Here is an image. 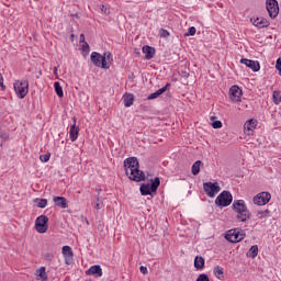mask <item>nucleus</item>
Returning <instances> with one entry per match:
<instances>
[{
    "mask_svg": "<svg viewBox=\"0 0 281 281\" xmlns=\"http://www.w3.org/2000/svg\"><path fill=\"white\" fill-rule=\"evenodd\" d=\"M124 170L126 177L131 179V181H144L146 179V173L139 170V160L135 157H130L124 160Z\"/></svg>",
    "mask_w": 281,
    "mask_h": 281,
    "instance_id": "1",
    "label": "nucleus"
},
{
    "mask_svg": "<svg viewBox=\"0 0 281 281\" xmlns=\"http://www.w3.org/2000/svg\"><path fill=\"white\" fill-rule=\"evenodd\" d=\"M90 60L94 67H100L101 69H110L109 63H113V54L111 52H105L101 55L98 52H92L90 55Z\"/></svg>",
    "mask_w": 281,
    "mask_h": 281,
    "instance_id": "2",
    "label": "nucleus"
},
{
    "mask_svg": "<svg viewBox=\"0 0 281 281\" xmlns=\"http://www.w3.org/2000/svg\"><path fill=\"white\" fill-rule=\"evenodd\" d=\"M232 207L234 212H236L238 221H240L241 223H246V221H249V210H247V204L244 200H235Z\"/></svg>",
    "mask_w": 281,
    "mask_h": 281,
    "instance_id": "3",
    "label": "nucleus"
},
{
    "mask_svg": "<svg viewBox=\"0 0 281 281\" xmlns=\"http://www.w3.org/2000/svg\"><path fill=\"white\" fill-rule=\"evenodd\" d=\"M13 88L15 91V95L20 99L23 100L25 95L30 92V81L22 79V80H16L13 83Z\"/></svg>",
    "mask_w": 281,
    "mask_h": 281,
    "instance_id": "4",
    "label": "nucleus"
},
{
    "mask_svg": "<svg viewBox=\"0 0 281 281\" xmlns=\"http://www.w3.org/2000/svg\"><path fill=\"white\" fill-rule=\"evenodd\" d=\"M160 183L161 181L159 178H155L150 182L143 183L140 186V194H143V196H148L149 194H153V192H157V188H159Z\"/></svg>",
    "mask_w": 281,
    "mask_h": 281,
    "instance_id": "5",
    "label": "nucleus"
},
{
    "mask_svg": "<svg viewBox=\"0 0 281 281\" xmlns=\"http://www.w3.org/2000/svg\"><path fill=\"white\" fill-rule=\"evenodd\" d=\"M47 229H49V217L46 215H40L35 220V231L37 234H47Z\"/></svg>",
    "mask_w": 281,
    "mask_h": 281,
    "instance_id": "6",
    "label": "nucleus"
},
{
    "mask_svg": "<svg viewBox=\"0 0 281 281\" xmlns=\"http://www.w3.org/2000/svg\"><path fill=\"white\" fill-rule=\"evenodd\" d=\"M245 236H247V234L245 233V231L243 229H231L226 233L225 238L226 240H228L229 243H240V240L245 239Z\"/></svg>",
    "mask_w": 281,
    "mask_h": 281,
    "instance_id": "7",
    "label": "nucleus"
},
{
    "mask_svg": "<svg viewBox=\"0 0 281 281\" xmlns=\"http://www.w3.org/2000/svg\"><path fill=\"white\" fill-rule=\"evenodd\" d=\"M232 201H234V196H232V193L229 191H223L215 199V205H217V207H227L228 205H232Z\"/></svg>",
    "mask_w": 281,
    "mask_h": 281,
    "instance_id": "8",
    "label": "nucleus"
},
{
    "mask_svg": "<svg viewBox=\"0 0 281 281\" xmlns=\"http://www.w3.org/2000/svg\"><path fill=\"white\" fill-rule=\"evenodd\" d=\"M266 9L270 19H277L278 14H280V5L278 4V0H266Z\"/></svg>",
    "mask_w": 281,
    "mask_h": 281,
    "instance_id": "9",
    "label": "nucleus"
},
{
    "mask_svg": "<svg viewBox=\"0 0 281 281\" xmlns=\"http://www.w3.org/2000/svg\"><path fill=\"white\" fill-rule=\"evenodd\" d=\"M206 196L214 199L221 192V184L218 182H206L203 184Z\"/></svg>",
    "mask_w": 281,
    "mask_h": 281,
    "instance_id": "10",
    "label": "nucleus"
},
{
    "mask_svg": "<svg viewBox=\"0 0 281 281\" xmlns=\"http://www.w3.org/2000/svg\"><path fill=\"white\" fill-rule=\"evenodd\" d=\"M271 201V193L261 192L254 198L255 205H267Z\"/></svg>",
    "mask_w": 281,
    "mask_h": 281,
    "instance_id": "11",
    "label": "nucleus"
},
{
    "mask_svg": "<svg viewBox=\"0 0 281 281\" xmlns=\"http://www.w3.org/2000/svg\"><path fill=\"white\" fill-rule=\"evenodd\" d=\"M229 98L232 100V102H240L241 98H243V89H240V87L238 86H232L229 88Z\"/></svg>",
    "mask_w": 281,
    "mask_h": 281,
    "instance_id": "12",
    "label": "nucleus"
},
{
    "mask_svg": "<svg viewBox=\"0 0 281 281\" xmlns=\"http://www.w3.org/2000/svg\"><path fill=\"white\" fill-rule=\"evenodd\" d=\"M239 63L241 65H245L246 67H248V69H251V71H260V61L258 60H251V59H248V58H241L239 60Z\"/></svg>",
    "mask_w": 281,
    "mask_h": 281,
    "instance_id": "13",
    "label": "nucleus"
},
{
    "mask_svg": "<svg viewBox=\"0 0 281 281\" xmlns=\"http://www.w3.org/2000/svg\"><path fill=\"white\" fill-rule=\"evenodd\" d=\"M61 254L64 256L65 265H74V250L69 246H64L61 248Z\"/></svg>",
    "mask_w": 281,
    "mask_h": 281,
    "instance_id": "14",
    "label": "nucleus"
},
{
    "mask_svg": "<svg viewBox=\"0 0 281 281\" xmlns=\"http://www.w3.org/2000/svg\"><path fill=\"white\" fill-rule=\"evenodd\" d=\"M87 276H93L94 278H102V267L94 265L91 266L87 271Z\"/></svg>",
    "mask_w": 281,
    "mask_h": 281,
    "instance_id": "15",
    "label": "nucleus"
},
{
    "mask_svg": "<svg viewBox=\"0 0 281 281\" xmlns=\"http://www.w3.org/2000/svg\"><path fill=\"white\" fill-rule=\"evenodd\" d=\"M142 52H143V54H145L146 60H153V58H155V54H156L155 47L145 45V46H143Z\"/></svg>",
    "mask_w": 281,
    "mask_h": 281,
    "instance_id": "16",
    "label": "nucleus"
},
{
    "mask_svg": "<svg viewBox=\"0 0 281 281\" xmlns=\"http://www.w3.org/2000/svg\"><path fill=\"white\" fill-rule=\"evenodd\" d=\"M252 25H255V27H259V30H262V27H269L270 23L269 20L265 18H256Z\"/></svg>",
    "mask_w": 281,
    "mask_h": 281,
    "instance_id": "17",
    "label": "nucleus"
},
{
    "mask_svg": "<svg viewBox=\"0 0 281 281\" xmlns=\"http://www.w3.org/2000/svg\"><path fill=\"white\" fill-rule=\"evenodd\" d=\"M72 120H74V124L70 126L69 136L71 142H76L78 139V133L80 128L76 127V116Z\"/></svg>",
    "mask_w": 281,
    "mask_h": 281,
    "instance_id": "18",
    "label": "nucleus"
},
{
    "mask_svg": "<svg viewBox=\"0 0 281 281\" xmlns=\"http://www.w3.org/2000/svg\"><path fill=\"white\" fill-rule=\"evenodd\" d=\"M258 126V121L250 119L244 124V131L247 133V131H254Z\"/></svg>",
    "mask_w": 281,
    "mask_h": 281,
    "instance_id": "19",
    "label": "nucleus"
},
{
    "mask_svg": "<svg viewBox=\"0 0 281 281\" xmlns=\"http://www.w3.org/2000/svg\"><path fill=\"white\" fill-rule=\"evenodd\" d=\"M55 205H57V207H61V210H66L67 207V200L63 196H55L53 199Z\"/></svg>",
    "mask_w": 281,
    "mask_h": 281,
    "instance_id": "20",
    "label": "nucleus"
},
{
    "mask_svg": "<svg viewBox=\"0 0 281 281\" xmlns=\"http://www.w3.org/2000/svg\"><path fill=\"white\" fill-rule=\"evenodd\" d=\"M134 102H135V95H133L132 93L126 94L123 99V104L124 106H126V109L133 106Z\"/></svg>",
    "mask_w": 281,
    "mask_h": 281,
    "instance_id": "21",
    "label": "nucleus"
},
{
    "mask_svg": "<svg viewBox=\"0 0 281 281\" xmlns=\"http://www.w3.org/2000/svg\"><path fill=\"white\" fill-rule=\"evenodd\" d=\"M194 267L195 269H203L205 267V259L203 257H195Z\"/></svg>",
    "mask_w": 281,
    "mask_h": 281,
    "instance_id": "22",
    "label": "nucleus"
},
{
    "mask_svg": "<svg viewBox=\"0 0 281 281\" xmlns=\"http://www.w3.org/2000/svg\"><path fill=\"white\" fill-rule=\"evenodd\" d=\"M246 256L248 258H256L258 256V245L251 246Z\"/></svg>",
    "mask_w": 281,
    "mask_h": 281,
    "instance_id": "23",
    "label": "nucleus"
},
{
    "mask_svg": "<svg viewBox=\"0 0 281 281\" xmlns=\"http://www.w3.org/2000/svg\"><path fill=\"white\" fill-rule=\"evenodd\" d=\"M55 92L57 93L58 98H64L65 92H63V86H60V82L56 81L54 83Z\"/></svg>",
    "mask_w": 281,
    "mask_h": 281,
    "instance_id": "24",
    "label": "nucleus"
},
{
    "mask_svg": "<svg viewBox=\"0 0 281 281\" xmlns=\"http://www.w3.org/2000/svg\"><path fill=\"white\" fill-rule=\"evenodd\" d=\"M191 172H192V175H194V176H196V175H199V172H201V161H200V160L195 161V162L192 165V167H191Z\"/></svg>",
    "mask_w": 281,
    "mask_h": 281,
    "instance_id": "25",
    "label": "nucleus"
},
{
    "mask_svg": "<svg viewBox=\"0 0 281 281\" xmlns=\"http://www.w3.org/2000/svg\"><path fill=\"white\" fill-rule=\"evenodd\" d=\"M33 202L41 209L47 207V199L37 198Z\"/></svg>",
    "mask_w": 281,
    "mask_h": 281,
    "instance_id": "26",
    "label": "nucleus"
},
{
    "mask_svg": "<svg viewBox=\"0 0 281 281\" xmlns=\"http://www.w3.org/2000/svg\"><path fill=\"white\" fill-rule=\"evenodd\" d=\"M272 100H273L274 104H280L281 103V92L279 90L273 91Z\"/></svg>",
    "mask_w": 281,
    "mask_h": 281,
    "instance_id": "27",
    "label": "nucleus"
},
{
    "mask_svg": "<svg viewBox=\"0 0 281 281\" xmlns=\"http://www.w3.org/2000/svg\"><path fill=\"white\" fill-rule=\"evenodd\" d=\"M214 276L218 279V280H223V268L217 266L214 268L213 270Z\"/></svg>",
    "mask_w": 281,
    "mask_h": 281,
    "instance_id": "28",
    "label": "nucleus"
},
{
    "mask_svg": "<svg viewBox=\"0 0 281 281\" xmlns=\"http://www.w3.org/2000/svg\"><path fill=\"white\" fill-rule=\"evenodd\" d=\"M213 128H223V122L216 121V116H211Z\"/></svg>",
    "mask_w": 281,
    "mask_h": 281,
    "instance_id": "29",
    "label": "nucleus"
},
{
    "mask_svg": "<svg viewBox=\"0 0 281 281\" xmlns=\"http://www.w3.org/2000/svg\"><path fill=\"white\" fill-rule=\"evenodd\" d=\"M257 218H260L261 221H265V218H269V210L258 211Z\"/></svg>",
    "mask_w": 281,
    "mask_h": 281,
    "instance_id": "30",
    "label": "nucleus"
},
{
    "mask_svg": "<svg viewBox=\"0 0 281 281\" xmlns=\"http://www.w3.org/2000/svg\"><path fill=\"white\" fill-rule=\"evenodd\" d=\"M50 157H52V154L46 153V154L40 156V160L42 161V164H47V161H49Z\"/></svg>",
    "mask_w": 281,
    "mask_h": 281,
    "instance_id": "31",
    "label": "nucleus"
},
{
    "mask_svg": "<svg viewBox=\"0 0 281 281\" xmlns=\"http://www.w3.org/2000/svg\"><path fill=\"white\" fill-rule=\"evenodd\" d=\"M36 276H37V278H42V280H45V278H46L45 267L40 268L36 271Z\"/></svg>",
    "mask_w": 281,
    "mask_h": 281,
    "instance_id": "32",
    "label": "nucleus"
},
{
    "mask_svg": "<svg viewBox=\"0 0 281 281\" xmlns=\"http://www.w3.org/2000/svg\"><path fill=\"white\" fill-rule=\"evenodd\" d=\"M102 207H104V203L102 202V200L97 198L94 201V210H102Z\"/></svg>",
    "mask_w": 281,
    "mask_h": 281,
    "instance_id": "33",
    "label": "nucleus"
},
{
    "mask_svg": "<svg viewBox=\"0 0 281 281\" xmlns=\"http://www.w3.org/2000/svg\"><path fill=\"white\" fill-rule=\"evenodd\" d=\"M159 35H160V38H168V36H170V32H168V30L166 29H160Z\"/></svg>",
    "mask_w": 281,
    "mask_h": 281,
    "instance_id": "34",
    "label": "nucleus"
},
{
    "mask_svg": "<svg viewBox=\"0 0 281 281\" xmlns=\"http://www.w3.org/2000/svg\"><path fill=\"white\" fill-rule=\"evenodd\" d=\"M196 34V27L190 26L189 31L184 34V36H194Z\"/></svg>",
    "mask_w": 281,
    "mask_h": 281,
    "instance_id": "35",
    "label": "nucleus"
},
{
    "mask_svg": "<svg viewBox=\"0 0 281 281\" xmlns=\"http://www.w3.org/2000/svg\"><path fill=\"white\" fill-rule=\"evenodd\" d=\"M159 95H161V93L159 92V90H157L156 92L149 94L147 97V100H157V98H159Z\"/></svg>",
    "mask_w": 281,
    "mask_h": 281,
    "instance_id": "36",
    "label": "nucleus"
},
{
    "mask_svg": "<svg viewBox=\"0 0 281 281\" xmlns=\"http://www.w3.org/2000/svg\"><path fill=\"white\" fill-rule=\"evenodd\" d=\"M196 281H210V278L207 274L202 273L198 277Z\"/></svg>",
    "mask_w": 281,
    "mask_h": 281,
    "instance_id": "37",
    "label": "nucleus"
},
{
    "mask_svg": "<svg viewBox=\"0 0 281 281\" xmlns=\"http://www.w3.org/2000/svg\"><path fill=\"white\" fill-rule=\"evenodd\" d=\"M170 87V83H167L166 86H164L162 88L158 89V92L160 93V95L162 93H166V91H168V88Z\"/></svg>",
    "mask_w": 281,
    "mask_h": 281,
    "instance_id": "38",
    "label": "nucleus"
},
{
    "mask_svg": "<svg viewBox=\"0 0 281 281\" xmlns=\"http://www.w3.org/2000/svg\"><path fill=\"white\" fill-rule=\"evenodd\" d=\"M276 69L279 70V76H281V58L277 59Z\"/></svg>",
    "mask_w": 281,
    "mask_h": 281,
    "instance_id": "39",
    "label": "nucleus"
},
{
    "mask_svg": "<svg viewBox=\"0 0 281 281\" xmlns=\"http://www.w3.org/2000/svg\"><path fill=\"white\" fill-rule=\"evenodd\" d=\"M101 12H103V14H110L111 10H109V8H106L104 4L101 5Z\"/></svg>",
    "mask_w": 281,
    "mask_h": 281,
    "instance_id": "40",
    "label": "nucleus"
},
{
    "mask_svg": "<svg viewBox=\"0 0 281 281\" xmlns=\"http://www.w3.org/2000/svg\"><path fill=\"white\" fill-rule=\"evenodd\" d=\"M0 87L2 91L5 90V85H3V75H1V72H0Z\"/></svg>",
    "mask_w": 281,
    "mask_h": 281,
    "instance_id": "41",
    "label": "nucleus"
},
{
    "mask_svg": "<svg viewBox=\"0 0 281 281\" xmlns=\"http://www.w3.org/2000/svg\"><path fill=\"white\" fill-rule=\"evenodd\" d=\"M140 273H143L144 276H146V273H148V268L140 266L139 268Z\"/></svg>",
    "mask_w": 281,
    "mask_h": 281,
    "instance_id": "42",
    "label": "nucleus"
},
{
    "mask_svg": "<svg viewBox=\"0 0 281 281\" xmlns=\"http://www.w3.org/2000/svg\"><path fill=\"white\" fill-rule=\"evenodd\" d=\"M82 49H83V52H90V47L87 42H83Z\"/></svg>",
    "mask_w": 281,
    "mask_h": 281,
    "instance_id": "43",
    "label": "nucleus"
},
{
    "mask_svg": "<svg viewBox=\"0 0 281 281\" xmlns=\"http://www.w3.org/2000/svg\"><path fill=\"white\" fill-rule=\"evenodd\" d=\"M53 71L55 76H58V67H54Z\"/></svg>",
    "mask_w": 281,
    "mask_h": 281,
    "instance_id": "44",
    "label": "nucleus"
},
{
    "mask_svg": "<svg viewBox=\"0 0 281 281\" xmlns=\"http://www.w3.org/2000/svg\"><path fill=\"white\" fill-rule=\"evenodd\" d=\"M0 135H1L2 139H8V134H2V133L0 132Z\"/></svg>",
    "mask_w": 281,
    "mask_h": 281,
    "instance_id": "45",
    "label": "nucleus"
},
{
    "mask_svg": "<svg viewBox=\"0 0 281 281\" xmlns=\"http://www.w3.org/2000/svg\"><path fill=\"white\" fill-rule=\"evenodd\" d=\"M80 41H81L82 43H85V34H81V35H80Z\"/></svg>",
    "mask_w": 281,
    "mask_h": 281,
    "instance_id": "46",
    "label": "nucleus"
}]
</instances>
